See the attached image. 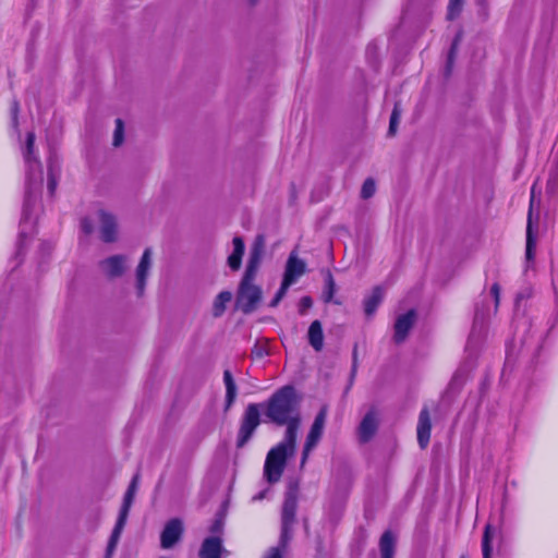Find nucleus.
Wrapping results in <instances>:
<instances>
[{"mask_svg":"<svg viewBox=\"0 0 558 558\" xmlns=\"http://www.w3.org/2000/svg\"><path fill=\"white\" fill-rule=\"evenodd\" d=\"M265 253V240L258 235L251 248L250 258L243 276L255 277L257 276L259 265Z\"/></svg>","mask_w":558,"mask_h":558,"instance_id":"f8f14e48","label":"nucleus"},{"mask_svg":"<svg viewBox=\"0 0 558 558\" xmlns=\"http://www.w3.org/2000/svg\"><path fill=\"white\" fill-rule=\"evenodd\" d=\"M460 558H465V556H461Z\"/></svg>","mask_w":558,"mask_h":558,"instance_id":"79ce46f5","label":"nucleus"},{"mask_svg":"<svg viewBox=\"0 0 558 558\" xmlns=\"http://www.w3.org/2000/svg\"><path fill=\"white\" fill-rule=\"evenodd\" d=\"M254 281L255 277L243 276L238 288L235 303L245 314L254 312L262 301V289Z\"/></svg>","mask_w":558,"mask_h":558,"instance_id":"7ed1b4c3","label":"nucleus"},{"mask_svg":"<svg viewBox=\"0 0 558 558\" xmlns=\"http://www.w3.org/2000/svg\"><path fill=\"white\" fill-rule=\"evenodd\" d=\"M100 275L109 280L114 281L123 278L130 270V258L124 254H112L97 264Z\"/></svg>","mask_w":558,"mask_h":558,"instance_id":"39448f33","label":"nucleus"},{"mask_svg":"<svg viewBox=\"0 0 558 558\" xmlns=\"http://www.w3.org/2000/svg\"><path fill=\"white\" fill-rule=\"evenodd\" d=\"M138 477L140 476L137 474L133 477V480H132V482H131V484H130V486H129V488H128V490H126V493L124 495L123 504H122V507L120 509V513H119L116 526H114V529L112 531V534H111L109 543H108V548H107L108 554H111L114 550V548H116V546H117V544L119 542V538L121 536V533H122V531L124 529V525H125V522H126V519H128V515H129L130 508H131V506L133 504L134 496H135L136 490H137Z\"/></svg>","mask_w":558,"mask_h":558,"instance_id":"20e7f679","label":"nucleus"},{"mask_svg":"<svg viewBox=\"0 0 558 558\" xmlns=\"http://www.w3.org/2000/svg\"><path fill=\"white\" fill-rule=\"evenodd\" d=\"M56 186H57V180L50 171L49 177H48V190L51 194L54 192Z\"/></svg>","mask_w":558,"mask_h":558,"instance_id":"f704fd0d","label":"nucleus"},{"mask_svg":"<svg viewBox=\"0 0 558 558\" xmlns=\"http://www.w3.org/2000/svg\"><path fill=\"white\" fill-rule=\"evenodd\" d=\"M82 229L86 234H90L94 230L92 221L87 218L83 219L82 220Z\"/></svg>","mask_w":558,"mask_h":558,"instance_id":"72a5a7b5","label":"nucleus"},{"mask_svg":"<svg viewBox=\"0 0 558 558\" xmlns=\"http://www.w3.org/2000/svg\"><path fill=\"white\" fill-rule=\"evenodd\" d=\"M222 551V545L219 537L211 536L207 537L201 547V558H220Z\"/></svg>","mask_w":558,"mask_h":558,"instance_id":"f3484780","label":"nucleus"},{"mask_svg":"<svg viewBox=\"0 0 558 558\" xmlns=\"http://www.w3.org/2000/svg\"><path fill=\"white\" fill-rule=\"evenodd\" d=\"M253 3L256 2L257 0H251Z\"/></svg>","mask_w":558,"mask_h":558,"instance_id":"a19ab883","label":"nucleus"},{"mask_svg":"<svg viewBox=\"0 0 558 558\" xmlns=\"http://www.w3.org/2000/svg\"><path fill=\"white\" fill-rule=\"evenodd\" d=\"M401 112H402V110H401L400 104L396 102L390 119L399 122Z\"/></svg>","mask_w":558,"mask_h":558,"instance_id":"473e14b6","label":"nucleus"},{"mask_svg":"<svg viewBox=\"0 0 558 558\" xmlns=\"http://www.w3.org/2000/svg\"><path fill=\"white\" fill-rule=\"evenodd\" d=\"M232 299H233L232 292H230V291L219 292L213 300L211 315L215 318L221 317L225 314L227 306L232 301Z\"/></svg>","mask_w":558,"mask_h":558,"instance_id":"6ab92c4d","label":"nucleus"},{"mask_svg":"<svg viewBox=\"0 0 558 558\" xmlns=\"http://www.w3.org/2000/svg\"><path fill=\"white\" fill-rule=\"evenodd\" d=\"M306 271V264L303 259L299 258L298 254L293 251L290 253L284 267L282 284L290 287L298 281Z\"/></svg>","mask_w":558,"mask_h":558,"instance_id":"9d476101","label":"nucleus"},{"mask_svg":"<svg viewBox=\"0 0 558 558\" xmlns=\"http://www.w3.org/2000/svg\"><path fill=\"white\" fill-rule=\"evenodd\" d=\"M398 124H399V122L390 119V124H389V129H388V135L389 136H395L396 135Z\"/></svg>","mask_w":558,"mask_h":558,"instance_id":"e433bc0d","label":"nucleus"},{"mask_svg":"<svg viewBox=\"0 0 558 558\" xmlns=\"http://www.w3.org/2000/svg\"><path fill=\"white\" fill-rule=\"evenodd\" d=\"M384 299V290L380 287L373 289L369 296L364 300V312L366 316H372Z\"/></svg>","mask_w":558,"mask_h":558,"instance_id":"412c9836","label":"nucleus"},{"mask_svg":"<svg viewBox=\"0 0 558 558\" xmlns=\"http://www.w3.org/2000/svg\"><path fill=\"white\" fill-rule=\"evenodd\" d=\"M298 508V496L295 490L287 493L281 511V535L278 547L269 549L265 558H282V551L286 550L292 538V530L295 524V513Z\"/></svg>","mask_w":558,"mask_h":558,"instance_id":"f03ea898","label":"nucleus"},{"mask_svg":"<svg viewBox=\"0 0 558 558\" xmlns=\"http://www.w3.org/2000/svg\"><path fill=\"white\" fill-rule=\"evenodd\" d=\"M307 339L311 347L316 351H322L324 347V332L323 326L319 320H314L308 328Z\"/></svg>","mask_w":558,"mask_h":558,"instance_id":"a211bd4d","label":"nucleus"},{"mask_svg":"<svg viewBox=\"0 0 558 558\" xmlns=\"http://www.w3.org/2000/svg\"><path fill=\"white\" fill-rule=\"evenodd\" d=\"M416 314L413 310L400 315L395 323L393 341L399 344L403 342L414 326Z\"/></svg>","mask_w":558,"mask_h":558,"instance_id":"4468645a","label":"nucleus"},{"mask_svg":"<svg viewBox=\"0 0 558 558\" xmlns=\"http://www.w3.org/2000/svg\"><path fill=\"white\" fill-rule=\"evenodd\" d=\"M378 412L375 409H371L363 417L359 429L357 436L360 441L367 442L376 434L378 428Z\"/></svg>","mask_w":558,"mask_h":558,"instance_id":"ddd939ff","label":"nucleus"},{"mask_svg":"<svg viewBox=\"0 0 558 558\" xmlns=\"http://www.w3.org/2000/svg\"><path fill=\"white\" fill-rule=\"evenodd\" d=\"M34 143H35V134L33 132H29L27 134V138H26V154H25V158L27 160H29L31 155L33 153Z\"/></svg>","mask_w":558,"mask_h":558,"instance_id":"cd10ccee","label":"nucleus"},{"mask_svg":"<svg viewBox=\"0 0 558 558\" xmlns=\"http://www.w3.org/2000/svg\"><path fill=\"white\" fill-rule=\"evenodd\" d=\"M381 558H393L396 549V537L390 531H386L379 542Z\"/></svg>","mask_w":558,"mask_h":558,"instance_id":"4be33fe9","label":"nucleus"},{"mask_svg":"<svg viewBox=\"0 0 558 558\" xmlns=\"http://www.w3.org/2000/svg\"><path fill=\"white\" fill-rule=\"evenodd\" d=\"M493 537H494L493 527L489 524H487L485 527V531H484L483 542H482V549H483L484 558H490V554H492L490 542H492Z\"/></svg>","mask_w":558,"mask_h":558,"instance_id":"b1692460","label":"nucleus"},{"mask_svg":"<svg viewBox=\"0 0 558 558\" xmlns=\"http://www.w3.org/2000/svg\"><path fill=\"white\" fill-rule=\"evenodd\" d=\"M288 287H284L282 283H281V287L279 289V291L277 292V294L275 295V298L272 299V301L270 302V306L275 307L279 304V302L283 299V296L286 295L287 291H288Z\"/></svg>","mask_w":558,"mask_h":558,"instance_id":"c756f323","label":"nucleus"},{"mask_svg":"<svg viewBox=\"0 0 558 558\" xmlns=\"http://www.w3.org/2000/svg\"><path fill=\"white\" fill-rule=\"evenodd\" d=\"M96 215L100 240L105 243L117 242L119 238L117 216L106 209H99Z\"/></svg>","mask_w":558,"mask_h":558,"instance_id":"0eeeda50","label":"nucleus"},{"mask_svg":"<svg viewBox=\"0 0 558 558\" xmlns=\"http://www.w3.org/2000/svg\"><path fill=\"white\" fill-rule=\"evenodd\" d=\"M233 252L228 257V265L232 270H239L244 255L245 246L242 238L235 236L232 241Z\"/></svg>","mask_w":558,"mask_h":558,"instance_id":"aec40b11","label":"nucleus"},{"mask_svg":"<svg viewBox=\"0 0 558 558\" xmlns=\"http://www.w3.org/2000/svg\"><path fill=\"white\" fill-rule=\"evenodd\" d=\"M266 415L278 425H287L283 441L271 448L265 460L264 477L268 484H275L280 481L287 460L295 452L301 418L294 389L287 386L277 391L268 402Z\"/></svg>","mask_w":558,"mask_h":558,"instance_id":"f257e3e1","label":"nucleus"},{"mask_svg":"<svg viewBox=\"0 0 558 558\" xmlns=\"http://www.w3.org/2000/svg\"><path fill=\"white\" fill-rule=\"evenodd\" d=\"M260 423L259 405L251 403L242 416L238 435V447H243Z\"/></svg>","mask_w":558,"mask_h":558,"instance_id":"423d86ee","label":"nucleus"},{"mask_svg":"<svg viewBox=\"0 0 558 558\" xmlns=\"http://www.w3.org/2000/svg\"><path fill=\"white\" fill-rule=\"evenodd\" d=\"M327 283H328V288H329V293H328L327 301H329L332 298L333 287H335V282H333L332 276L330 274H328Z\"/></svg>","mask_w":558,"mask_h":558,"instance_id":"c9c22d12","label":"nucleus"},{"mask_svg":"<svg viewBox=\"0 0 558 558\" xmlns=\"http://www.w3.org/2000/svg\"><path fill=\"white\" fill-rule=\"evenodd\" d=\"M123 122L118 119L116 120V130L113 133V146L119 147L124 141Z\"/></svg>","mask_w":558,"mask_h":558,"instance_id":"bb28decb","label":"nucleus"},{"mask_svg":"<svg viewBox=\"0 0 558 558\" xmlns=\"http://www.w3.org/2000/svg\"><path fill=\"white\" fill-rule=\"evenodd\" d=\"M223 381L226 385V402L229 409L236 398V385L230 371L223 372Z\"/></svg>","mask_w":558,"mask_h":558,"instance_id":"5701e85b","label":"nucleus"},{"mask_svg":"<svg viewBox=\"0 0 558 558\" xmlns=\"http://www.w3.org/2000/svg\"><path fill=\"white\" fill-rule=\"evenodd\" d=\"M375 191H376L375 181L372 178H368L364 181V183L362 185L361 197L364 199H367L375 194Z\"/></svg>","mask_w":558,"mask_h":558,"instance_id":"393cba45","label":"nucleus"},{"mask_svg":"<svg viewBox=\"0 0 558 558\" xmlns=\"http://www.w3.org/2000/svg\"><path fill=\"white\" fill-rule=\"evenodd\" d=\"M183 523L180 519L169 520L160 535V546L163 549L172 548L182 537Z\"/></svg>","mask_w":558,"mask_h":558,"instance_id":"9b49d317","label":"nucleus"},{"mask_svg":"<svg viewBox=\"0 0 558 558\" xmlns=\"http://www.w3.org/2000/svg\"><path fill=\"white\" fill-rule=\"evenodd\" d=\"M264 496H265V492H263V493H260V494H258V495L254 496V497H253V500H260V499H263V498H264Z\"/></svg>","mask_w":558,"mask_h":558,"instance_id":"ea45409f","label":"nucleus"},{"mask_svg":"<svg viewBox=\"0 0 558 558\" xmlns=\"http://www.w3.org/2000/svg\"><path fill=\"white\" fill-rule=\"evenodd\" d=\"M458 43H459V37H457L454 39V41L452 43V47H451V51H450V56H449L450 59L452 58V54H453L454 50L457 49Z\"/></svg>","mask_w":558,"mask_h":558,"instance_id":"4c0bfd02","label":"nucleus"},{"mask_svg":"<svg viewBox=\"0 0 558 558\" xmlns=\"http://www.w3.org/2000/svg\"><path fill=\"white\" fill-rule=\"evenodd\" d=\"M326 409H322L319 413L316 415L315 421L311 427V430L307 435L306 442L304 445L303 454H302V465L305 464L310 452L316 447L318 444L326 423Z\"/></svg>","mask_w":558,"mask_h":558,"instance_id":"1a4fd4ad","label":"nucleus"},{"mask_svg":"<svg viewBox=\"0 0 558 558\" xmlns=\"http://www.w3.org/2000/svg\"><path fill=\"white\" fill-rule=\"evenodd\" d=\"M481 14L483 15L484 19H487V16H488V8L484 3H483V8H482V11H481Z\"/></svg>","mask_w":558,"mask_h":558,"instance_id":"58836bf2","label":"nucleus"},{"mask_svg":"<svg viewBox=\"0 0 558 558\" xmlns=\"http://www.w3.org/2000/svg\"><path fill=\"white\" fill-rule=\"evenodd\" d=\"M464 0H450L448 4V19L454 20L461 12Z\"/></svg>","mask_w":558,"mask_h":558,"instance_id":"a878e982","label":"nucleus"},{"mask_svg":"<svg viewBox=\"0 0 558 558\" xmlns=\"http://www.w3.org/2000/svg\"><path fill=\"white\" fill-rule=\"evenodd\" d=\"M490 293L493 294V296L495 299V304H496V307H497L498 303H499V296H500V287H499L498 283H494L492 286Z\"/></svg>","mask_w":558,"mask_h":558,"instance_id":"7c9ffc66","label":"nucleus"},{"mask_svg":"<svg viewBox=\"0 0 558 558\" xmlns=\"http://www.w3.org/2000/svg\"><path fill=\"white\" fill-rule=\"evenodd\" d=\"M313 305V301L310 296H303L301 300H300V303H299V312L300 314H305V312L311 308Z\"/></svg>","mask_w":558,"mask_h":558,"instance_id":"c85d7f7f","label":"nucleus"},{"mask_svg":"<svg viewBox=\"0 0 558 558\" xmlns=\"http://www.w3.org/2000/svg\"><path fill=\"white\" fill-rule=\"evenodd\" d=\"M153 268V251L146 248L135 268L134 287L137 298H143L146 290L147 279Z\"/></svg>","mask_w":558,"mask_h":558,"instance_id":"6e6552de","label":"nucleus"},{"mask_svg":"<svg viewBox=\"0 0 558 558\" xmlns=\"http://www.w3.org/2000/svg\"><path fill=\"white\" fill-rule=\"evenodd\" d=\"M401 112H402V110H401L400 104L396 102L390 119L399 122Z\"/></svg>","mask_w":558,"mask_h":558,"instance_id":"2f4dec72","label":"nucleus"},{"mask_svg":"<svg viewBox=\"0 0 558 558\" xmlns=\"http://www.w3.org/2000/svg\"><path fill=\"white\" fill-rule=\"evenodd\" d=\"M535 189L534 184L531 190V201H530V209L527 214V226H526V247H525V258L527 262H532L534 258V251L536 246V238L533 234V208L535 204Z\"/></svg>","mask_w":558,"mask_h":558,"instance_id":"2eb2a0df","label":"nucleus"},{"mask_svg":"<svg viewBox=\"0 0 558 558\" xmlns=\"http://www.w3.org/2000/svg\"><path fill=\"white\" fill-rule=\"evenodd\" d=\"M430 429H432V423H430V415L426 408H424L418 416L417 422V441L421 448H426L429 438H430Z\"/></svg>","mask_w":558,"mask_h":558,"instance_id":"dca6fc26","label":"nucleus"}]
</instances>
